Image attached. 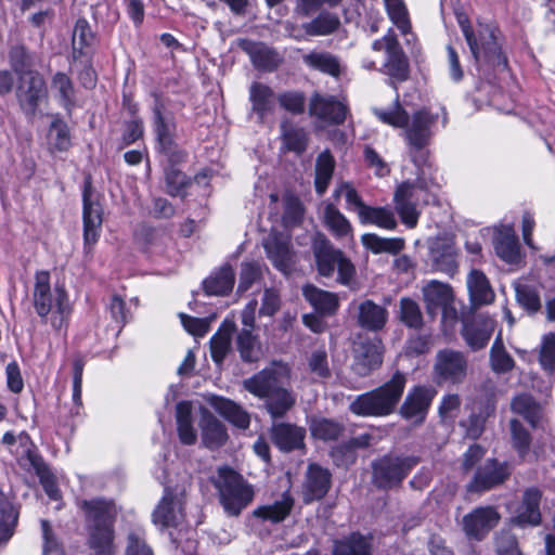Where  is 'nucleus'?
Masks as SVG:
<instances>
[{"label": "nucleus", "instance_id": "nucleus-1", "mask_svg": "<svg viewBox=\"0 0 555 555\" xmlns=\"http://www.w3.org/2000/svg\"><path fill=\"white\" fill-rule=\"evenodd\" d=\"M289 377L286 364L272 362L269 366L243 382L244 389L259 399H264L272 417H282L295 404V396L285 387Z\"/></svg>", "mask_w": 555, "mask_h": 555}, {"label": "nucleus", "instance_id": "nucleus-2", "mask_svg": "<svg viewBox=\"0 0 555 555\" xmlns=\"http://www.w3.org/2000/svg\"><path fill=\"white\" fill-rule=\"evenodd\" d=\"M34 307L38 315L56 332L66 331L72 314V305L63 286L51 288L47 271L36 273L33 293Z\"/></svg>", "mask_w": 555, "mask_h": 555}, {"label": "nucleus", "instance_id": "nucleus-3", "mask_svg": "<svg viewBox=\"0 0 555 555\" xmlns=\"http://www.w3.org/2000/svg\"><path fill=\"white\" fill-rule=\"evenodd\" d=\"M457 22L476 62L478 72L505 68L507 61L496 40L495 28L490 25L479 24L475 31L464 14H457Z\"/></svg>", "mask_w": 555, "mask_h": 555}, {"label": "nucleus", "instance_id": "nucleus-4", "mask_svg": "<svg viewBox=\"0 0 555 555\" xmlns=\"http://www.w3.org/2000/svg\"><path fill=\"white\" fill-rule=\"evenodd\" d=\"M406 377L396 372L382 386L358 396L350 403V411L359 416L383 417L392 414L403 395Z\"/></svg>", "mask_w": 555, "mask_h": 555}, {"label": "nucleus", "instance_id": "nucleus-5", "mask_svg": "<svg viewBox=\"0 0 555 555\" xmlns=\"http://www.w3.org/2000/svg\"><path fill=\"white\" fill-rule=\"evenodd\" d=\"M375 116L384 124L405 129V137L410 145L415 149H423L429 142L433 134L438 114L434 115L427 109L417 111L412 119H409L406 112L399 102L389 108H374Z\"/></svg>", "mask_w": 555, "mask_h": 555}, {"label": "nucleus", "instance_id": "nucleus-6", "mask_svg": "<svg viewBox=\"0 0 555 555\" xmlns=\"http://www.w3.org/2000/svg\"><path fill=\"white\" fill-rule=\"evenodd\" d=\"M82 509L90 522V545L98 553H109L113 547L115 505L102 499L83 501Z\"/></svg>", "mask_w": 555, "mask_h": 555}, {"label": "nucleus", "instance_id": "nucleus-7", "mask_svg": "<svg viewBox=\"0 0 555 555\" xmlns=\"http://www.w3.org/2000/svg\"><path fill=\"white\" fill-rule=\"evenodd\" d=\"M219 490L220 501L225 512L237 516L253 500V489L234 470L221 467L215 481Z\"/></svg>", "mask_w": 555, "mask_h": 555}, {"label": "nucleus", "instance_id": "nucleus-8", "mask_svg": "<svg viewBox=\"0 0 555 555\" xmlns=\"http://www.w3.org/2000/svg\"><path fill=\"white\" fill-rule=\"evenodd\" d=\"M82 219H83V249L91 254L93 246L100 238L103 209L98 194L92 190L89 181H86L82 193Z\"/></svg>", "mask_w": 555, "mask_h": 555}, {"label": "nucleus", "instance_id": "nucleus-9", "mask_svg": "<svg viewBox=\"0 0 555 555\" xmlns=\"http://www.w3.org/2000/svg\"><path fill=\"white\" fill-rule=\"evenodd\" d=\"M468 360L464 352L451 348L439 350L434 363V375L438 384L457 385L464 382Z\"/></svg>", "mask_w": 555, "mask_h": 555}, {"label": "nucleus", "instance_id": "nucleus-10", "mask_svg": "<svg viewBox=\"0 0 555 555\" xmlns=\"http://www.w3.org/2000/svg\"><path fill=\"white\" fill-rule=\"evenodd\" d=\"M427 312L431 315L439 310L442 312V322L452 325L457 319L456 309L453 307V292L449 284L433 280L422 289Z\"/></svg>", "mask_w": 555, "mask_h": 555}, {"label": "nucleus", "instance_id": "nucleus-11", "mask_svg": "<svg viewBox=\"0 0 555 555\" xmlns=\"http://www.w3.org/2000/svg\"><path fill=\"white\" fill-rule=\"evenodd\" d=\"M47 88L42 76L37 72H26L20 76L16 98L22 111L34 116L40 104L47 100Z\"/></svg>", "mask_w": 555, "mask_h": 555}, {"label": "nucleus", "instance_id": "nucleus-12", "mask_svg": "<svg viewBox=\"0 0 555 555\" xmlns=\"http://www.w3.org/2000/svg\"><path fill=\"white\" fill-rule=\"evenodd\" d=\"M417 463L415 457L385 456L373 466L374 482L380 488H390L401 482Z\"/></svg>", "mask_w": 555, "mask_h": 555}, {"label": "nucleus", "instance_id": "nucleus-13", "mask_svg": "<svg viewBox=\"0 0 555 555\" xmlns=\"http://www.w3.org/2000/svg\"><path fill=\"white\" fill-rule=\"evenodd\" d=\"M183 492H172L169 489L165 493L153 512V522L163 528H179L186 521L184 514Z\"/></svg>", "mask_w": 555, "mask_h": 555}, {"label": "nucleus", "instance_id": "nucleus-14", "mask_svg": "<svg viewBox=\"0 0 555 555\" xmlns=\"http://www.w3.org/2000/svg\"><path fill=\"white\" fill-rule=\"evenodd\" d=\"M374 51H385L386 62L384 65L385 74L397 80H405L409 74L408 60L402 52L393 33L389 31L382 39L372 43Z\"/></svg>", "mask_w": 555, "mask_h": 555}, {"label": "nucleus", "instance_id": "nucleus-15", "mask_svg": "<svg viewBox=\"0 0 555 555\" xmlns=\"http://www.w3.org/2000/svg\"><path fill=\"white\" fill-rule=\"evenodd\" d=\"M500 518L492 506L476 507L463 517V530L468 539L481 541L499 524Z\"/></svg>", "mask_w": 555, "mask_h": 555}, {"label": "nucleus", "instance_id": "nucleus-16", "mask_svg": "<svg viewBox=\"0 0 555 555\" xmlns=\"http://www.w3.org/2000/svg\"><path fill=\"white\" fill-rule=\"evenodd\" d=\"M435 396L436 390L433 387H414L406 395L400 408V415L413 424H422Z\"/></svg>", "mask_w": 555, "mask_h": 555}, {"label": "nucleus", "instance_id": "nucleus-17", "mask_svg": "<svg viewBox=\"0 0 555 555\" xmlns=\"http://www.w3.org/2000/svg\"><path fill=\"white\" fill-rule=\"evenodd\" d=\"M423 192L422 188L410 182H403L395 192L396 210L401 221L409 228H414L417 224L420 214L416 205Z\"/></svg>", "mask_w": 555, "mask_h": 555}, {"label": "nucleus", "instance_id": "nucleus-18", "mask_svg": "<svg viewBox=\"0 0 555 555\" xmlns=\"http://www.w3.org/2000/svg\"><path fill=\"white\" fill-rule=\"evenodd\" d=\"M494 326L492 318L478 314L464 321L461 333L470 349L479 350L487 346Z\"/></svg>", "mask_w": 555, "mask_h": 555}, {"label": "nucleus", "instance_id": "nucleus-19", "mask_svg": "<svg viewBox=\"0 0 555 555\" xmlns=\"http://www.w3.org/2000/svg\"><path fill=\"white\" fill-rule=\"evenodd\" d=\"M268 258L273 266L283 273H287L293 264V251L289 237L270 233L263 243Z\"/></svg>", "mask_w": 555, "mask_h": 555}, {"label": "nucleus", "instance_id": "nucleus-20", "mask_svg": "<svg viewBox=\"0 0 555 555\" xmlns=\"http://www.w3.org/2000/svg\"><path fill=\"white\" fill-rule=\"evenodd\" d=\"M508 472L504 464H500L495 460H488L480 466L472 482L467 486L468 491L479 492L488 490L505 480Z\"/></svg>", "mask_w": 555, "mask_h": 555}, {"label": "nucleus", "instance_id": "nucleus-21", "mask_svg": "<svg viewBox=\"0 0 555 555\" xmlns=\"http://www.w3.org/2000/svg\"><path fill=\"white\" fill-rule=\"evenodd\" d=\"M310 114L331 122L343 124L347 116V106L333 96L314 94L310 101Z\"/></svg>", "mask_w": 555, "mask_h": 555}, {"label": "nucleus", "instance_id": "nucleus-22", "mask_svg": "<svg viewBox=\"0 0 555 555\" xmlns=\"http://www.w3.org/2000/svg\"><path fill=\"white\" fill-rule=\"evenodd\" d=\"M494 249L500 259L509 264H519L522 261L520 244L511 227H503L494 237Z\"/></svg>", "mask_w": 555, "mask_h": 555}, {"label": "nucleus", "instance_id": "nucleus-23", "mask_svg": "<svg viewBox=\"0 0 555 555\" xmlns=\"http://www.w3.org/2000/svg\"><path fill=\"white\" fill-rule=\"evenodd\" d=\"M382 347L379 341H365L354 349L353 371L365 376L382 364Z\"/></svg>", "mask_w": 555, "mask_h": 555}, {"label": "nucleus", "instance_id": "nucleus-24", "mask_svg": "<svg viewBox=\"0 0 555 555\" xmlns=\"http://www.w3.org/2000/svg\"><path fill=\"white\" fill-rule=\"evenodd\" d=\"M313 254L315 257L318 270L323 276H331L341 258V251L335 249L331 242L323 235H319L313 241Z\"/></svg>", "mask_w": 555, "mask_h": 555}, {"label": "nucleus", "instance_id": "nucleus-25", "mask_svg": "<svg viewBox=\"0 0 555 555\" xmlns=\"http://www.w3.org/2000/svg\"><path fill=\"white\" fill-rule=\"evenodd\" d=\"M274 91L262 82H253L249 87V101L251 103V111L257 115L259 121L273 114L275 109Z\"/></svg>", "mask_w": 555, "mask_h": 555}, {"label": "nucleus", "instance_id": "nucleus-26", "mask_svg": "<svg viewBox=\"0 0 555 555\" xmlns=\"http://www.w3.org/2000/svg\"><path fill=\"white\" fill-rule=\"evenodd\" d=\"M330 485L331 475L327 469L315 464L309 465L304 488L305 502L322 499L327 493Z\"/></svg>", "mask_w": 555, "mask_h": 555}, {"label": "nucleus", "instance_id": "nucleus-27", "mask_svg": "<svg viewBox=\"0 0 555 555\" xmlns=\"http://www.w3.org/2000/svg\"><path fill=\"white\" fill-rule=\"evenodd\" d=\"M540 500L541 492L537 488L527 489L513 522L519 526L539 525L541 520Z\"/></svg>", "mask_w": 555, "mask_h": 555}, {"label": "nucleus", "instance_id": "nucleus-28", "mask_svg": "<svg viewBox=\"0 0 555 555\" xmlns=\"http://www.w3.org/2000/svg\"><path fill=\"white\" fill-rule=\"evenodd\" d=\"M210 404L217 413H219L229 423L233 424L237 428L246 429L250 424L249 414L236 402L223 398L214 396L210 399Z\"/></svg>", "mask_w": 555, "mask_h": 555}, {"label": "nucleus", "instance_id": "nucleus-29", "mask_svg": "<svg viewBox=\"0 0 555 555\" xmlns=\"http://www.w3.org/2000/svg\"><path fill=\"white\" fill-rule=\"evenodd\" d=\"M305 435L304 428L291 424L280 423L272 427L273 442L284 451L301 448Z\"/></svg>", "mask_w": 555, "mask_h": 555}, {"label": "nucleus", "instance_id": "nucleus-30", "mask_svg": "<svg viewBox=\"0 0 555 555\" xmlns=\"http://www.w3.org/2000/svg\"><path fill=\"white\" fill-rule=\"evenodd\" d=\"M154 131L160 150L169 154L175 146L176 124L171 116L164 115L162 107H154Z\"/></svg>", "mask_w": 555, "mask_h": 555}, {"label": "nucleus", "instance_id": "nucleus-31", "mask_svg": "<svg viewBox=\"0 0 555 555\" xmlns=\"http://www.w3.org/2000/svg\"><path fill=\"white\" fill-rule=\"evenodd\" d=\"M242 48L249 55L254 66L259 69L272 70L281 62L280 55L263 43L244 41Z\"/></svg>", "mask_w": 555, "mask_h": 555}, {"label": "nucleus", "instance_id": "nucleus-32", "mask_svg": "<svg viewBox=\"0 0 555 555\" xmlns=\"http://www.w3.org/2000/svg\"><path fill=\"white\" fill-rule=\"evenodd\" d=\"M373 539L371 535L351 533L334 543V555H372Z\"/></svg>", "mask_w": 555, "mask_h": 555}, {"label": "nucleus", "instance_id": "nucleus-33", "mask_svg": "<svg viewBox=\"0 0 555 555\" xmlns=\"http://www.w3.org/2000/svg\"><path fill=\"white\" fill-rule=\"evenodd\" d=\"M466 283L473 305H486L494 299V292L483 272L472 270L467 275Z\"/></svg>", "mask_w": 555, "mask_h": 555}, {"label": "nucleus", "instance_id": "nucleus-34", "mask_svg": "<svg viewBox=\"0 0 555 555\" xmlns=\"http://www.w3.org/2000/svg\"><path fill=\"white\" fill-rule=\"evenodd\" d=\"M387 310L367 299L358 307V322L360 326L369 331H378L384 327L387 321Z\"/></svg>", "mask_w": 555, "mask_h": 555}, {"label": "nucleus", "instance_id": "nucleus-35", "mask_svg": "<svg viewBox=\"0 0 555 555\" xmlns=\"http://www.w3.org/2000/svg\"><path fill=\"white\" fill-rule=\"evenodd\" d=\"M177 429L179 439L183 444H194L197 439L196 429L192 423V404L182 401L176 408Z\"/></svg>", "mask_w": 555, "mask_h": 555}, {"label": "nucleus", "instance_id": "nucleus-36", "mask_svg": "<svg viewBox=\"0 0 555 555\" xmlns=\"http://www.w3.org/2000/svg\"><path fill=\"white\" fill-rule=\"evenodd\" d=\"M47 145L52 154L66 152L70 147L69 128L63 119L54 118L51 122L47 134Z\"/></svg>", "mask_w": 555, "mask_h": 555}, {"label": "nucleus", "instance_id": "nucleus-37", "mask_svg": "<svg viewBox=\"0 0 555 555\" xmlns=\"http://www.w3.org/2000/svg\"><path fill=\"white\" fill-rule=\"evenodd\" d=\"M234 271L224 264L204 281V289L208 295H225L234 285Z\"/></svg>", "mask_w": 555, "mask_h": 555}, {"label": "nucleus", "instance_id": "nucleus-38", "mask_svg": "<svg viewBox=\"0 0 555 555\" xmlns=\"http://www.w3.org/2000/svg\"><path fill=\"white\" fill-rule=\"evenodd\" d=\"M201 426L203 442L207 448L215 449L224 444L228 435L224 426L216 417L204 413Z\"/></svg>", "mask_w": 555, "mask_h": 555}, {"label": "nucleus", "instance_id": "nucleus-39", "mask_svg": "<svg viewBox=\"0 0 555 555\" xmlns=\"http://www.w3.org/2000/svg\"><path fill=\"white\" fill-rule=\"evenodd\" d=\"M302 292L305 298L322 314H332L338 308V298L333 293L322 291L312 285L305 286Z\"/></svg>", "mask_w": 555, "mask_h": 555}, {"label": "nucleus", "instance_id": "nucleus-40", "mask_svg": "<svg viewBox=\"0 0 555 555\" xmlns=\"http://www.w3.org/2000/svg\"><path fill=\"white\" fill-rule=\"evenodd\" d=\"M514 413L521 415L533 428L539 427L542 418V408L530 395L516 396L512 403Z\"/></svg>", "mask_w": 555, "mask_h": 555}, {"label": "nucleus", "instance_id": "nucleus-41", "mask_svg": "<svg viewBox=\"0 0 555 555\" xmlns=\"http://www.w3.org/2000/svg\"><path fill=\"white\" fill-rule=\"evenodd\" d=\"M20 512L5 495H0V543L7 542L14 534Z\"/></svg>", "mask_w": 555, "mask_h": 555}, {"label": "nucleus", "instance_id": "nucleus-42", "mask_svg": "<svg viewBox=\"0 0 555 555\" xmlns=\"http://www.w3.org/2000/svg\"><path fill=\"white\" fill-rule=\"evenodd\" d=\"M293 506L294 500L288 493H283L280 500L255 509L254 515L263 520L280 522L288 516Z\"/></svg>", "mask_w": 555, "mask_h": 555}, {"label": "nucleus", "instance_id": "nucleus-43", "mask_svg": "<svg viewBox=\"0 0 555 555\" xmlns=\"http://www.w3.org/2000/svg\"><path fill=\"white\" fill-rule=\"evenodd\" d=\"M359 220L362 224H373L386 230H393L397 227L395 214L387 207H372L366 205V207H362Z\"/></svg>", "mask_w": 555, "mask_h": 555}, {"label": "nucleus", "instance_id": "nucleus-44", "mask_svg": "<svg viewBox=\"0 0 555 555\" xmlns=\"http://www.w3.org/2000/svg\"><path fill=\"white\" fill-rule=\"evenodd\" d=\"M234 331V322L225 320L220 330L211 337L210 351L215 362H222L228 354L231 346V337Z\"/></svg>", "mask_w": 555, "mask_h": 555}, {"label": "nucleus", "instance_id": "nucleus-45", "mask_svg": "<svg viewBox=\"0 0 555 555\" xmlns=\"http://www.w3.org/2000/svg\"><path fill=\"white\" fill-rule=\"evenodd\" d=\"M281 135L283 145L287 151L296 154L305 152L307 146V133L304 128L283 120L281 124Z\"/></svg>", "mask_w": 555, "mask_h": 555}, {"label": "nucleus", "instance_id": "nucleus-46", "mask_svg": "<svg viewBox=\"0 0 555 555\" xmlns=\"http://www.w3.org/2000/svg\"><path fill=\"white\" fill-rule=\"evenodd\" d=\"M236 348L244 362H256L262 356L261 345L253 330H242L236 337Z\"/></svg>", "mask_w": 555, "mask_h": 555}, {"label": "nucleus", "instance_id": "nucleus-47", "mask_svg": "<svg viewBox=\"0 0 555 555\" xmlns=\"http://www.w3.org/2000/svg\"><path fill=\"white\" fill-rule=\"evenodd\" d=\"M335 169V159L328 151L322 152L315 163V191L322 195L327 190Z\"/></svg>", "mask_w": 555, "mask_h": 555}, {"label": "nucleus", "instance_id": "nucleus-48", "mask_svg": "<svg viewBox=\"0 0 555 555\" xmlns=\"http://www.w3.org/2000/svg\"><path fill=\"white\" fill-rule=\"evenodd\" d=\"M324 221L336 237L343 238L351 236L352 227L349 220L333 204L325 206Z\"/></svg>", "mask_w": 555, "mask_h": 555}, {"label": "nucleus", "instance_id": "nucleus-49", "mask_svg": "<svg viewBox=\"0 0 555 555\" xmlns=\"http://www.w3.org/2000/svg\"><path fill=\"white\" fill-rule=\"evenodd\" d=\"M490 366L496 374H503L512 371L515 366V361L506 351L501 334L495 338L490 349Z\"/></svg>", "mask_w": 555, "mask_h": 555}, {"label": "nucleus", "instance_id": "nucleus-50", "mask_svg": "<svg viewBox=\"0 0 555 555\" xmlns=\"http://www.w3.org/2000/svg\"><path fill=\"white\" fill-rule=\"evenodd\" d=\"M340 25L336 14L323 12L312 21L304 24L305 31L310 36H326L334 33Z\"/></svg>", "mask_w": 555, "mask_h": 555}, {"label": "nucleus", "instance_id": "nucleus-51", "mask_svg": "<svg viewBox=\"0 0 555 555\" xmlns=\"http://www.w3.org/2000/svg\"><path fill=\"white\" fill-rule=\"evenodd\" d=\"M431 259L436 268L442 272L451 273L455 270L456 263V251L455 248L449 244H437L430 249Z\"/></svg>", "mask_w": 555, "mask_h": 555}, {"label": "nucleus", "instance_id": "nucleus-52", "mask_svg": "<svg viewBox=\"0 0 555 555\" xmlns=\"http://www.w3.org/2000/svg\"><path fill=\"white\" fill-rule=\"evenodd\" d=\"M361 241L374 254H398L404 246L402 238H384L373 233L363 234Z\"/></svg>", "mask_w": 555, "mask_h": 555}, {"label": "nucleus", "instance_id": "nucleus-53", "mask_svg": "<svg viewBox=\"0 0 555 555\" xmlns=\"http://www.w3.org/2000/svg\"><path fill=\"white\" fill-rule=\"evenodd\" d=\"M93 39L94 36L89 23L83 18L78 20L73 33V54L75 60L78 59V55L87 54L86 50L92 46Z\"/></svg>", "mask_w": 555, "mask_h": 555}, {"label": "nucleus", "instance_id": "nucleus-54", "mask_svg": "<svg viewBox=\"0 0 555 555\" xmlns=\"http://www.w3.org/2000/svg\"><path fill=\"white\" fill-rule=\"evenodd\" d=\"M51 90L61 104L68 109L74 103L75 89L72 79L64 73H56L51 82Z\"/></svg>", "mask_w": 555, "mask_h": 555}, {"label": "nucleus", "instance_id": "nucleus-55", "mask_svg": "<svg viewBox=\"0 0 555 555\" xmlns=\"http://www.w3.org/2000/svg\"><path fill=\"white\" fill-rule=\"evenodd\" d=\"M307 65L332 76H338L340 65L338 60L330 53L312 52L304 56Z\"/></svg>", "mask_w": 555, "mask_h": 555}, {"label": "nucleus", "instance_id": "nucleus-56", "mask_svg": "<svg viewBox=\"0 0 555 555\" xmlns=\"http://www.w3.org/2000/svg\"><path fill=\"white\" fill-rule=\"evenodd\" d=\"M309 428L315 439L324 441L337 439L343 430L339 423L324 417L312 418Z\"/></svg>", "mask_w": 555, "mask_h": 555}, {"label": "nucleus", "instance_id": "nucleus-57", "mask_svg": "<svg viewBox=\"0 0 555 555\" xmlns=\"http://www.w3.org/2000/svg\"><path fill=\"white\" fill-rule=\"evenodd\" d=\"M384 3L393 25H396L403 35L409 34L411 24L403 0H384Z\"/></svg>", "mask_w": 555, "mask_h": 555}, {"label": "nucleus", "instance_id": "nucleus-58", "mask_svg": "<svg viewBox=\"0 0 555 555\" xmlns=\"http://www.w3.org/2000/svg\"><path fill=\"white\" fill-rule=\"evenodd\" d=\"M511 434L513 447L518 452L521 459H526L529 455L530 448V435L522 424L517 420L511 421Z\"/></svg>", "mask_w": 555, "mask_h": 555}, {"label": "nucleus", "instance_id": "nucleus-59", "mask_svg": "<svg viewBox=\"0 0 555 555\" xmlns=\"http://www.w3.org/2000/svg\"><path fill=\"white\" fill-rule=\"evenodd\" d=\"M400 317L402 322L414 328H418L423 324L421 309L414 300L402 298L400 300Z\"/></svg>", "mask_w": 555, "mask_h": 555}, {"label": "nucleus", "instance_id": "nucleus-60", "mask_svg": "<svg viewBox=\"0 0 555 555\" xmlns=\"http://www.w3.org/2000/svg\"><path fill=\"white\" fill-rule=\"evenodd\" d=\"M516 291V299L521 307H524L529 312H537L541 307V300L538 292L527 285V284H517L515 287Z\"/></svg>", "mask_w": 555, "mask_h": 555}, {"label": "nucleus", "instance_id": "nucleus-61", "mask_svg": "<svg viewBox=\"0 0 555 555\" xmlns=\"http://www.w3.org/2000/svg\"><path fill=\"white\" fill-rule=\"evenodd\" d=\"M334 196H344L347 203V209L356 211L358 216L360 211H362V207H366L357 190L348 182L339 184L334 192Z\"/></svg>", "mask_w": 555, "mask_h": 555}, {"label": "nucleus", "instance_id": "nucleus-62", "mask_svg": "<svg viewBox=\"0 0 555 555\" xmlns=\"http://www.w3.org/2000/svg\"><path fill=\"white\" fill-rule=\"evenodd\" d=\"M540 363L544 370L555 373V334L553 333L545 335L543 338Z\"/></svg>", "mask_w": 555, "mask_h": 555}, {"label": "nucleus", "instance_id": "nucleus-63", "mask_svg": "<svg viewBox=\"0 0 555 555\" xmlns=\"http://www.w3.org/2000/svg\"><path fill=\"white\" fill-rule=\"evenodd\" d=\"M498 555H520L516 537L509 531L502 530L495 537Z\"/></svg>", "mask_w": 555, "mask_h": 555}, {"label": "nucleus", "instance_id": "nucleus-64", "mask_svg": "<svg viewBox=\"0 0 555 555\" xmlns=\"http://www.w3.org/2000/svg\"><path fill=\"white\" fill-rule=\"evenodd\" d=\"M126 555H154L145 542L144 532L137 530L129 533Z\"/></svg>", "mask_w": 555, "mask_h": 555}]
</instances>
